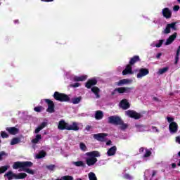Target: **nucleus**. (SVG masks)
Here are the masks:
<instances>
[{
  "label": "nucleus",
  "mask_w": 180,
  "mask_h": 180,
  "mask_svg": "<svg viewBox=\"0 0 180 180\" xmlns=\"http://www.w3.org/2000/svg\"><path fill=\"white\" fill-rule=\"evenodd\" d=\"M124 176L125 179H129V180L133 179V177L131 176H130L129 174H125Z\"/></svg>",
  "instance_id": "obj_45"
},
{
  "label": "nucleus",
  "mask_w": 180,
  "mask_h": 180,
  "mask_svg": "<svg viewBox=\"0 0 180 180\" xmlns=\"http://www.w3.org/2000/svg\"><path fill=\"white\" fill-rule=\"evenodd\" d=\"M47 126V123L46 122H42L36 129H35V133L37 134L39 133V131H40V130H43V129H44V127Z\"/></svg>",
  "instance_id": "obj_26"
},
{
  "label": "nucleus",
  "mask_w": 180,
  "mask_h": 180,
  "mask_svg": "<svg viewBox=\"0 0 180 180\" xmlns=\"http://www.w3.org/2000/svg\"><path fill=\"white\" fill-rule=\"evenodd\" d=\"M176 25V23H175V22L167 24L166 28L163 31V33L165 34H168L171 33V29H172V30H176V27H175Z\"/></svg>",
  "instance_id": "obj_11"
},
{
  "label": "nucleus",
  "mask_w": 180,
  "mask_h": 180,
  "mask_svg": "<svg viewBox=\"0 0 180 180\" xmlns=\"http://www.w3.org/2000/svg\"><path fill=\"white\" fill-rule=\"evenodd\" d=\"M162 43H164V40L163 39L157 41H156V47L158 49H160V47H161V46H162Z\"/></svg>",
  "instance_id": "obj_39"
},
{
  "label": "nucleus",
  "mask_w": 180,
  "mask_h": 180,
  "mask_svg": "<svg viewBox=\"0 0 180 180\" xmlns=\"http://www.w3.org/2000/svg\"><path fill=\"white\" fill-rule=\"evenodd\" d=\"M162 15L167 19H169V18H171V15H172V13L171 12V10H169V8H165L162 10Z\"/></svg>",
  "instance_id": "obj_17"
},
{
  "label": "nucleus",
  "mask_w": 180,
  "mask_h": 180,
  "mask_svg": "<svg viewBox=\"0 0 180 180\" xmlns=\"http://www.w3.org/2000/svg\"><path fill=\"white\" fill-rule=\"evenodd\" d=\"M6 131L12 135L18 134L19 133V129L15 127H7Z\"/></svg>",
  "instance_id": "obj_20"
},
{
  "label": "nucleus",
  "mask_w": 180,
  "mask_h": 180,
  "mask_svg": "<svg viewBox=\"0 0 180 180\" xmlns=\"http://www.w3.org/2000/svg\"><path fill=\"white\" fill-rule=\"evenodd\" d=\"M161 56H162V53H158L156 56V58L160 59L161 58Z\"/></svg>",
  "instance_id": "obj_52"
},
{
  "label": "nucleus",
  "mask_w": 180,
  "mask_h": 180,
  "mask_svg": "<svg viewBox=\"0 0 180 180\" xmlns=\"http://www.w3.org/2000/svg\"><path fill=\"white\" fill-rule=\"evenodd\" d=\"M117 150V148H116V146H112V148L108 149V150L107 152V155L108 157H112V155H115V154H116Z\"/></svg>",
  "instance_id": "obj_22"
},
{
  "label": "nucleus",
  "mask_w": 180,
  "mask_h": 180,
  "mask_svg": "<svg viewBox=\"0 0 180 180\" xmlns=\"http://www.w3.org/2000/svg\"><path fill=\"white\" fill-rule=\"evenodd\" d=\"M106 136H108V134L100 133L94 134L93 137L96 140H98V141H105V140H106Z\"/></svg>",
  "instance_id": "obj_14"
},
{
  "label": "nucleus",
  "mask_w": 180,
  "mask_h": 180,
  "mask_svg": "<svg viewBox=\"0 0 180 180\" xmlns=\"http://www.w3.org/2000/svg\"><path fill=\"white\" fill-rule=\"evenodd\" d=\"M156 172L155 171H150V170H146L145 172V176L148 177V176H154L155 175Z\"/></svg>",
  "instance_id": "obj_28"
},
{
  "label": "nucleus",
  "mask_w": 180,
  "mask_h": 180,
  "mask_svg": "<svg viewBox=\"0 0 180 180\" xmlns=\"http://www.w3.org/2000/svg\"><path fill=\"white\" fill-rule=\"evenodd\" d=\"M176 143H179V144H180V136H177L176 138Z\"/></svg>",
  "instance_id": "obj_53"
},
{
  "label": "nucleus",
  "mask_w": 180,
  "mask_h": 180,
  "mask_svg": "<svg viewBox=\"0 0 180 180\" xmlns=\"http://www.w3.org/2000/svg\"><path fill=\"white\" fill-rule=\"evenodd\" d=\"M33 163L32 162H15L13 165V169H18L19 171H23L25 167H32Z\"/></svg>",
  "instance_id": "obj_4"
},
{
  "label": "nucleus",
  "mask_w": 180,
  "mask_h": 180,
  "mask_svg": "<svg viewBox=\"0 0 180 180\" xmlns=\"http://www.w3.org/2000/svg\"><path fill=\"white\" fill-rule=\"evenodd\" d=\"M53 98L56 101H59V102H67L70 101V97H68V96L59 92H55L53 94Z\"/></svg>",
  "instance_id": "obj_6"
},
{
  "label": "nucleus",
  "mask_w": 180,
  "mask_h": 180,
  "mask_svg": "<svg viewBox=\"0 0 180 180\" xmlns=\"http://www.w3.org/2000/svg\"><path fill=\"white\" fill-rule=\"evenodd\" d=\"M73 164L76 167H85V163L82 161L74 162Z\"/></svg>",
  "instance_id": "obj_34"
},
{
  "label": "nucleus",
  "mask_w": 180,
  "mask_h": 180,
  "mask_svg": "<svg viewBox=\"0 0 180 180\" xmlns=\"http://www.w3.org/2000/svg\"><path fill=\"white\" fill-rule=\"evenodd\" d=\"M41 140V135L37 134L34 139H32V143L34 144L39 143V141Z\"/></svg>",
  "instance_id": "obj_30"
},
{
  "label": "nucleus",
  "mask_w": 180,
  "mask_h": 180,
  "mask_svg": "<svg viewBox=\"0 0 180 180\" xmlns=\"http://www.w3.org/2000/svg\"><path fill=\"white\" fill-rule=\"evenodd\" d=\"M95 117L97 120H101L103 117V112L101 110L96 111Z\"/></svg>",
  "instance_id": "obj_27"
},
{
  "label": "nucleus",
  "mask_w": 180,
  "mask_h": 180,
  "mask_svg": "<svg viewBox=\"0 0 180 180\" xmlns=\"http://www.w3.org/2000/svg\"><path fill=\"white\" fill-rule=\"evenodd\" d=\"M133 82V80L131 79H123L120 80L117 83V85L118 86H122L123 85H129Z\"/></svg>",
  "instance_id": "obj_15"
},
{
  "label": "nucleus",
  "mask_w": 180,
  "mask_h": 180,
  "mask_svg": "<svg viewBox=\"0 0 180 180\" xmlns=\"http://www.w3.org/2000/svg\"><path fill=\"white\" fill-rule=\"evenodd\" d=\"M91 126H87V127H86V130L87 131H89V130H91Z\"/></svg>",
  "instance_id": "obj_56"
},
{
  "label": "nucleus",
  "mask_w": 180,
  "mask_h": 180,
  "mask_svg": "<svg viewBox=\"0 0 180 180\" xmlns=\"http://www.w3.org/2000/svg\"><path fill=\"white\" fill-rule=\"evenodd\" d=\"M169 70V68L168 67L159 69V70L157 72V74L158 75H162V74H165V72H167Z\"/></svg>",
  "instance_id": "obj_23"
},
{
  "label": "nucleus",
  "mask_w": 180,
  "mask_h": 180,
  "mask_svg": "<svg viewBox=\"0 0 180 180\" xmlns=\"http://www.w3.org/2000/svg\"><path fill=\"white\" fill-rule=\"evenodd\" d=\"M9 166H3L0 168V174H4L5 171H8Z\"/></svg>",
  "instance_id": "obj_37"
},
{
  "label": "nucleus",
  "mask_w": 180,
  "mask_h": 180,
  "mask_svg": "<svg viewBox=\"0 0 180 180\" xmlns=\"http://www.w3.org/2000/svg\"><path fill=\"white\" fill-rule=\"evenodd\" d=\"M131 87H119L114 90V92H118V94H130L131 92Z\"/></svg>",
  "instance_id": "obj_10"
},
{
  "label": "nucleus",
  "mask_w": 180,
  "mask_h": 180,
  "mask_svg": "<svg viewBox=\"0 0 180 180\" xmlns=\"http://www.w3.org/2000/svg\"><path fill=\"white\" fill-rule=\"evenodd\" d=\"M89 180H98V179L96 178V175H95V173L94 172H90L89 174Z\"/></svg>",
  "instance_id": "obj_35"
},
{
  "label": "nucleus",
  "mask_w": 180,
  "mask_h": 180,
  "mask_svg": "<svg viewBox=\"0 0 180 180\" xmlns=\"http://www.w3.org/2000/svg\"><path fill=\"white\" fill-rule=\"evenodd\" d=\"M148 74H150L148 69L140 68L137 70L136 78L141 79V78H144V77L148 75Z\"/></svg>",
  "instance_id": "obj_7"
},
{
  "label": "nucleus",
  "mask_w": 180,
  "mask_h": 180,
  "mask_svg": "<svg viewBox=\"0 0 180 180\" xmlns=\"http://www.w3.org/2000/svg\"><path fill=\"white\" fill-rule=\"evenodd\" d=\"M91 92L96 95V98H99V92H101V90H99V88L96 86H94L91 88Z\"/></svg>",
  "instance_id": "obj_24"
},
{
  "label": "nucleus",
  "mask_w": 180,
  "mask_h": 180,
  "mask_svg": "<svg viewBox=\"0 0 180 180\" xmlns=\"http://www.w3.org/2000/svg\"><path fill=\"white\" fill-rule=\"evenodd\" d=\"M28 167H24V169L22 171H25V172H27V174H30V175H33L34 174V171L32 169H30L27 168Z\"/></svg>",
  "instance_id": "obj_32"
},
{
  "label": "nucleus",
  "mask_w": 180,
  "mask_h": 180,
  "mask_svg": "<svg viewBox=\"0 0 180 180\" xmlns=\"http://www.w3.org/2000/svg\"><path fill=\"white\" fill-rule=\"evenodd\" d=\"M80 148L82 151H86V146L84 143H80Z\"/></svg>",
  "instance_id": "obj_43"
},
{
  "label": "nucleus",
  "mask_w": 180,
  "mask_h": 180,
  "mask_svg": "<svg viewBox=\"0 0 180 180\" xmlns=\"http://www.w3.org/2000/svg\"><path fill=\"white\" fill-rule=\"evenodd\" d=\"M81 84L79 83H75L74 84H72L71 86H73V88H78Z\"/></svg>",
  "instance_id": "obj_47"
},
{
  "label": "nucleus",
  "mask_w": 180,
  "mask_h": 180,
  "mask_svg": "<svg viewBox=\"0 0 180 180\" xmlns=\"http://www.w3.org/2000/svg\"><path fill=\"white\" fill-rule=\"evenodd\" d=\"M133 74L131 65H127L125 70L122 71V75H127Z\"/></svg>",
  "instance_id": "obj_18"
},
{
  "label": "nucleus",
  "mask_w": 180,
  "mask_h": 180,
  "mask_svg": "<svg viewBox=\"0 0 180 180\" xmlns=\"http://www.w3.org/2000/svg\"><path fill=\"white\" fill-rule=\"evenodd\" d=\"M4 155H6V153H5V152L0 153V160H2V157Z\"/></svg>",
  "instance_id": "obj_50"
},
{
  "label": "nucleus",
  "mask_w": 180,
  "mask_h": 180,
  "mask_svg": "<svg viewBox=\"0 0 180 180\" xmlns=\"http://www.w3.org/2000/svg\"><path fill=\"white\" fill-rule=\"evenodd\" d=\"M120 108H122V109H124V110L129 109L130 108V103H129V101H127V100L123 99L120 103Z\"/></svg>",
  "instance_id": "obj_16"
},
{
  "label": "nucleus",
  "mask_w": 180,
  "mask_h": 180,
  "mask_svg": "<svg viewBox=\"0 0 180 180\" xmlns=\"http://www.w3.org/2000/svg\"><path fill=\"white\" fill-rule=\"evenodd\" d=\"M85 161L89 167H92L98 162L96 157H101V153L98 151H91L86 153Z\"/></svg>",
  "instance_id": "obj_1"
},
{
  "label": "nucleus",
  "mask_w": 180,
  "mask_h": 180,
  "mask_svg": "<svg viewBox=\"0 0 180 180\" xmlns=\"http://www.w3.org/2000/svg\"><path fill=\"white\" fill-rule=\"evenodd\" d=\"M120 126L122 130H124L125 129H127V124L123 123V121H122V124H120Z\"/></svg>",
  "instance_id": "obj_41"
},
{
  "label": "nucleus",
  "mask_w": 180,
  "mask_h": 180,
  "mask_svg": "<svg viewBox=\"0 0 180 180\" xmlns=\"http://www.w3.org/2000/svg\"><path fill=\"white\" fill-rule=\"evenodd\" d=\"M44 157H46V152L43 150L39 152V154L36 155V158L37 159L44 158Z\"/></svg>",
  "instance_id": "obj_31"
},
{
  "label": "nucleus",
  "mask_w": 180,
  "mask_h": 180,
  "mask_svg": "<svg viewBox=\"0 0 180 180\" xmlns=\"http://www.w3.org/2000/svg\"><path fill=\"white\" fill-rule=\"evenodd\" d=\"M177 36L178 34L176 32H174L172 35H170L165 42V46H169L170 44H172V43L175 41V39H176Z\"/></svg>",
  "instance_id": "obj_12"
},
{
  "label": "nucleus",
  "mask_w": 180,
  "mask_h": 180,
  "mask_svg": "<svg viewBox=\"0 0 180 180\" xmlns=\"http://www.w3.org/2000/svg\"><path fill=\"white\" fill-rule=\"evenodd\" d=\"M1 136L2 137V139H8V137H9L8 134H6V132H5V131L1 132Z\"/></svg>",
  "instance_id": "obj_40"
},
{
  "label": "nucleus",
  "mask_w": 180,
  "mask_h": 180,
  "mask_svg": "<svg viewBox=\"0 0 180 180\" xmlns=\"http://www.w3.org/2000/svg\"><path fill=\"white\" fill-rule=\"evenodd\" d=\"M167 121L170 123L169 126V130L172 134H174V133H176L178 131V124L176 122H174V118L167 117Z\"/></svg>",
  "instance_id": "obj_5"
},
{
  "label": "nucleus",
  "mask_w": 180,
  "mask_h": 180,
  "mask_svg": "<svg viewBox=\"0 0 180 180\" xmlns=\"http://www.w3.org/2000/svg\"><path fill=\"white\" fill-rule=\"evenodd\" d=\"M14 22H15V23H16V22H18V20H15Z\"/></svg>",
  "instance_id": "obj_60"
},
{
  "label": "nucleus",
  "mask_w": 180,
  "mask_h": 180,
  "mask_svg": "<svg viewBox=\"0 0 180 180\" xmlns=\"http://www.w3.org/2000/svg\"><path fill=\"white\" fill-rule=\"evenodd\" d=\"M112 145V141H108L106 142V146H111Z\"/></svg>",
  "instance_id": "obj_55"
},
{
  "label": "nucleus",
  "mask_w": 180,
  "mask_h": 180,
  "mask_svg": "<svg viewBox=\"0 0 180 180\" xmlns=\"http://www.w3.org/2000/svg\"><path fill=\"white\" fill-rule=\"evenodd\" d=\"M179 2H180V0H178Z\"/></svg>",
  "instance_id": "obj_61"
},
{
  "label": "nucleus",
  "mask_w": 180,
  "mask_h": 180,
  "mask_svg": "<svg viewBox=\"0 0 180 180\" xmlns=\"http://www.w3.org/2000/svg\"><path fill=\"white\" fill-rule=\"evenodd\" d=\"M140 153H145L143 155L144 158H147V157H150L151 155V150L145 148H141L139 149Z\"/></svg>",
  "instance_id": "obj_19"
},
{
  "label": "nucleus",
  "mask_w": 180,
  "mask_h": 180,
  "mask_svg": "<svg viewBox=\"0 0 180 180\" xmlns=\"http://www.w3.org/2000/svg\"><path fill=\"white\" fill-rule=\"evenodd\" d=\"M172 168H175V167H176V164L172 163Z\"/></svg>",
  "instance_id": "obj_58"
},
{
  "label": "nucleus",
  "mask_w": 180,
  "mask_h": 180,
  "mask_svg": "<svg viewBox=\"0 0 180 180\" xmlns=\"http://www.w3.org/2000/svg\"><path fill=\"white\" fill-rule=\"evenodd\" d=\"M76 180H82L81 178H77Z\"/></svg>",
  "instance_id": "obj_59"
},
{
  "label": "nucleus",
  "mask_w": 180,
  "mask_h": 180,
  "mask_svg": "<svg viewBox=\"0 0 180 180\" xmlns=\"http://www.w3.org/2000/svg\"><path fill=\"white\" fill-rule=\"evenodd\" d=\"M86 78H88V76L86 75H82V76H75L74 77V81L76 82H79V81H85V79H86Z\"/></svg>",
  "instance_id": "obj_25"
},
{
  "label": "nucleus",
  "mask_w": 180,
  "mask_h": 180,
  "mask_svg": "<svg viewBox=\"0 0 180 180\" xmlns=\"http://www.w3.org/2000/svg\"><path fill=\"white\" fill-rule=\"evenodd\" d=\"M180 54V46L178 47L176 52V56H179Z\"/></svg>",
  "instance_id": "obj_49"
},
{
  "label": "nucleus",
  "mask_w": 180,
  "mask_h": 180,
  "mask_svg": "<svg viewBox=\"0 0 180 180\" xmlns=\"http://www.w3.org/2000/svg\"><path fill=\"white\" fill-rule=\"evenodd\" d=\"M4 176L8 180L25 179V178L27 176V174H26V173H19L16 174L12 172V171H8L6 174H5Z\"/></svg>",
  "instance_id": "obj_3"
},
{
  "label": "nucleus",
  "mask_w": 180,
  "mask_h": 180,
  "mask_svg": "<svg viewBox=\"0 0 180 180\" xmlns=\"http://www.w3.org/2000/svg\"><path fill=\"white\" fill-rule=\"evenodd\" d=\"M72 102L74 105H77L79 102H81V97L72 98Z\"/></svg>",
  "instance_id": "obj_36"
},
{
  "label": "nucleus",
  "mask_w": 180,
  "mask_h": 180,
  "mask_svg": "<svg viewBox=\"0 0 180 180\" xmlns=\"http://www.w3.org/2000/svg\"><path fill=\"white\" fill-rule=\"evenodd\" d=\"M137 61H140V57H139L138 56H135L132 58H131L129 63L131 64V65H133V64L137 63Z\"/></svg>",
  "instance_id": "obj_29"
},
{
  "label": "nucleus",
  "mask_w": 180,
  "mask_h": 180,
  "mask_svg": "<svg viewBox=\"0 0 180 180\" xmlns=\"http://www.w3.org/2000/svg\"><path fill=\"white\" fill-rule=\"evenodd\" d=\"M125 113H126L127 116H128L129 117H132V119L137 120V119L141 118V114L137 113L134 110H129L126 111Z\"/></svg>",
  "instance_id": "obj_8"
},
{
  "label": "nucleus",
  "mask_w": 180,
  "mask_h": 180,
  "mask_svg": "<svg viewBox=\"0 0 180 180\" xmlns=\"http://www.w3.org/2000/svg\"><path fill=\"white\" fill-rule=\"evenodd\" d=\"M108 122L112 124H122V119L117 116H111L108 117Z\"/></svg>",
  "instance_id": "obj_9"
},
{
  "label": "nucleus",
  "mask_w": 180,
  "mask_h": 180,
  "mask_svg": "<svg viewBox=\"0 0 180 180\" xmlns=\"http://www.w3.org/2000/svg\"><path fill=\"white\" fill-rule=\"evenodd\" d=\"M152 131H158V129L155 127H152Z\"/></svg>",
  "instance_id": "obj_54"
},
{
  "label": "nucleus",
  "mask_w": 180,
  "mask_h": 180,
  "mask_svg": "<svg viewBox=\"0 0 180 180\" xmlns=\"http://www.w3.org/2000/svg\"><path fill=\"white\" fill-rule=\"evenodd\" d=\"M46 168L49 169V171H54V168H56V166L53 165H51L46 166Z\"/></svg>",
  "instance_id": "obj_42"
},
{
  "label": "nucleus",
  "mask_w": 180,
  "mask_h": 180,
  "mask_svg": "<svg viewBox=\"0 0 180 180\" xmlns=\"http://www.w3.org/2000/svg\"><path fill=\"white\" fill-rule=\"evenodd\" d=\"M173 9L175 11H179V6H175Z\"/></svg>",
  "instance_id": "obj_51"
},
{
  "label": "nucleus",
  "mask_w": 180,
  "mask_h": 180,
  "mask_svg": "<svg viewBox=\"0 0 180 180\" xmlns=\"http://www.w3.org/2000/svg\"><path fill=\"white\" fill-rule=\"evenodd\" d=\"M19 143V139L14 138L11 140V145L15 146V144H18Z\"/></svg>",
  "instance_id": "obj_38"
},
{
  "label": "nucleus",
  "mask_w": 180,
  "mask_h": 180,
  "mask_svg": "<svg viewBox=\"0 0 180 180\" xmlns=\"http://www.w3.org/2000/svg\"><path fill=\"white\" fill-rule=\"evenodd\" d=\"M45 102L48 103V108L46 110L49 113L54 112V103L50 99H45Z\"/></svg>",
  "instance_id": "obj_13"
},
{
  "label": "nucleus",
  "mask_w": 180,
  "mask_h": 180,
  "mask_svg": "<svg viewBox=\"0 0 180 180\" xmlns=\"http://www.w3.org/2000/svg\"><path fill=\"white\" fill-rule=\"evenodd\" d=\"M151 47H157V41H153L152 44H150Z\"/></svg>",
  "instance_id": "obj_48"
},
{
  "label": "nucleus",
  "mask_w": 180,
  "mask_h": 180,
  "mask_svg": "<svg viewBox=\"0 0 180 180\" xmlns=\"http://www.w3.org/2000/svg\"><path fill=\"white\" fill-rule=\"evenodd\" d=\"M98 82L95 79H91L86 83V88H91L94 86V85H96Z\"/></svg>",
  "instance_id": "obj_21"
},
{
  "label": "nucleus",
  "mask_w": 180,
  "mask_h": 180,
  "mask_svg": "<svg viewBox=\"0 0 180 180\" xmlns=\"http://www.w3.org/2000/svg\"><path fill=\"white\" fill-rule=\"evenodd\" d=\"M58 128L59 130H74L77 131L79 130V127H78V123L73 122L72 124H70L64 120H61L59 122Z\"/></svg>",
  "instance_id": "obj_2"
},
{
  "label": "nucleus",
  "mask_w": 180,
  "mask_h": 180,
  "mask_svg": "<svg viewBox=\"0 0 180 180\" xmlns=\"http://www.w3.org/2000/svg\"><path fill=\"white\" fill-rule=\"evenodd\" d=\"M174 60V64H178V61H179V56L176 55Z\"/></svg>",
  "instance_id": "obj_46"
},
{
  "label": "nucleus",
  "mask_w": 180,
  "mask_h": 180,
  "mask_svg": "<svg viewBox=\"0 0 180 180\" xmlns=\"http://www.w3.org/2000/svg\"><path fill=\"white\" fill-rule=\"evenodd\" d=\"M43 2H53V0H41Z\"/></svg>",
  "instance_id": "obj_57"
},
{
  "label": "nucleus",
  "mask_w": 180,
  "mask_h": 180,
  "mask_svg": "<svg viewBox=\"0 0 180 180\" xmlns=\"http://www.w3.org/2000/svg\"><path fill=\"white\" fill-rule=\"evenodd\" d=\"M34 110L35 112H41V110H43V107H35Z\"/></svg>",
  "instance_id": "obj_44"
},
{
  "label": "nucleus",
  "mask_w": 180,
  "mask_h": 180,
  "mask_svg": "<svg viewBox=\"0 0 180 180\" xmlns=\"http://www.w3.org/2000/svg\"><path fill=\"white\" fill-rule=\"evenodd\" d=\"M137 131H146V127L142 125H136Z\"/></svg>",
  "instance_id": "obj_33"
}]
</instances>
